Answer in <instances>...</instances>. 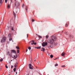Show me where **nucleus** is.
I'll use <instances>...</instances> for the list:
<instances>
[{
	"instance_id": "3",
	"label": "nucleus",
	"mask_w": 75,
	"mask_h": 75,
	"mask_svg": "<svg viewBox=\"0 0 75 75\" xmlns=\"http://www.w3.org/2000/svg\"><path fill=\"white\" fill-rule=\"evenodd\" d=\"M14 5H15V6L18 7V6H20V3L18 2H16L14 4Z\"/></svg>"
},
{
	"instance_id": "21",
	"label": "nucleus",
	"mask_w": 75,
	"mask_h": 75,
	"mask_svg": "<svg viewBox=\"0 0 75 75\" xmlns=\"http://www.w3.org/2000/svg\"><path fill=\"white\" fill-rule=\"evenodd\" d=\"M13 15L14 17H16V13H14V11H13Z\"/></svg>"
},
{
	"instance_id": "14",
	"label": "nucleus",
	"mask_w": 75,
	"mask_h": 75,
	"mask_svg": "<svg viewBox=\"0 0 75 75\" xmlns=\"http://www.w3.org/2000/svg\"><path fill=\"white\" fill-rule=\"evenodd\" d=\"M7 54L8 55H9L10 56V52H7Z\"/></svg>"
},
{
	"instance_id": "38",
	"label": "nucleus",
	"mask_w": 75,
	"mask_h": 75,
	"mask_svg": "<svg viewBox=\"0 0 75 75\" xmlns=\"http://www.w3.org/2000/svg\"><path fill=\"white\" fill-rule=\"evenodd\" d=\"M59 59V58L54 59Z\"/></svg>"
},
{
	"instance_id": "28",
	"label": "nucleus",
	"mask_w": 75,
	"mask_h": 75,
	"mask_svg": "<svg viewBox=\"0 0 75 75\" xmlns=\"http://www.w3.org/2000/svg\"><path fill=\"white\" fill-rule=\"evenodd\" d=\"M17 53H19V52H20V51L19 50H17Z\"/></svg>"
},
{
	"instance_id": "1",
	"label": "nucleus",
	"mask_w": 75,
	"mask_h": 75,
	"mask_svg": "<svg viewBox=\"0 0 75 75\" xmlns=\"http://www.w3.org/2000/svg\"><path fill=\"white\" fill-rule=\"evenodd\" d=\"M51 39H49L48 40L47 42L49 44H53L54 43V41H56L57 40V37L55 36V35H53L51 37Z\"/></svg>"
},
{
	"instance_id": "31",
	"label": "nucleus",
	"mask_w": 75,
	"mask_h": 75,
	"mask_svg": "<svg viewBox=\"0 0 75 75\" xmlns=\"http://www.w3.org/2000/svg\"><path fill=\"white\" fill-rule=\"evenodd\" d=\"M7 1H8V0H5V2L6 3H7Z\"/></svg>"
},
{
	"instance_id": "20",
	"label": "nucleus",
	"mask_w": 75,
	"mask_h": 75,
	"mask_svg": "<svg viewBox=\"0 0 75 75\" xmlns=\"http://www.w3.org/2000/svg\"><path fill=\"white\" fill-rule=\"evenodd\" d=\"M13 70L14 72H16V68H15L13 69Z\"/></svg>"
},
{
	"instance_id": "29",
	"label": "nucleus",
	"mask_w": 75,
	"mask_h": 75,
	"mask_svg": "<svg viewBox=\"0 0 75 75\" xmlns=\"http://www.w3.org/2000/svg\"><path fill=\"white\" fill-rule=\"evenodd\" d=\"M3 59H0V62H2V61H3Z\"/></svg>"
},
{
	"instance_id": "26",
	"label": "nucleus",
	"mask_w": 75,
	"mask_h": 75,
	"mask_svg": "<svg viewBox=\"0 0 75 75\" xmlns=\"http://www.w3.org/2000/svg\"><path fill=\"white\" fill-rule=\"evenodd\" d=\"M65 34H66V35H68V33L67 32H65Z\"/></svg>"
},
{
	"instance_id": "45",
	"label": "nucleus",
	"mask_w": 75,
	"mask_h": 75,
	"mask_svg": "<svg viewBox=\"0 0 75 75\" xmlns=\"http://www.w3.org/2000/svg\"><path fill=\"white\" fill-rule=\"evenodd\" d=\"M15 1H16V0H15Z\"/></svg>"
},
{
	"instance_id": "25",
	"label": "nucleus",
	"mask_w": 75,
	"mask_h": 75,
	"mask_svg": "<svg viewBox=\"0 0 75 75\" xmlns=\"http://www.w3.org/2000/svg\"><path fill=\"white\" fill-rule=\"evenodd\" d=\"M49 36H48V35H46V38L47 39H48V38Z\"/></svg>"
},
{
	"instance_id": "12",
	"label": "nucleus",
	"mask_w": 75,
	"mask_h": 75,
	"mask_svg": "<svg viewBox=\"0 0 75 75\" xmlns=\"http://www.w3.org/2000/svg\"><path fill=\"white\" fill-rule=\"evenodd\" d=\"M52 45H55L56 46L57 45V42H55L54 41V43L53 44H52Z\"/></svg>"
},
{
	"instance_id": "40",
	"label": "nucleus",
	"mask_w": 75,
	"mask_h": 75,
	"mask_svg": "<svg viewBox=\"0 0 75 75\" xmlns=\"http://www.w3.org/2000/svg\"><path fill=\"white\" fill-rule=\"evenodd\" d=\"M13 68V66H11V68Z\"/></svg>"
},
{
	"instance_id": "42",
	"label": "nucleus",
	"mask_w": 75,
	"mask_h": 75,
	"mask_svg": "<svg viewBox=\"0 0 75 75\" xmlns=\"http://www.w3.org/2000/svg\"><path fill=\"white\" fill-rule=\"evenodd\" d=\"M25 10H26V11H27V8H25Z\"/></svg>"
},
{
	"instance_id": "6",
	"label": "nucleus",
	"mask_w": 75,
	"mask_h": 75,
	"mask_svg": "<svg viewBox=\"0 0 75 75\" xmlns=\"http://www.w3.org/2000/svg\"><path fill=\"white\" fill-rule=\"evenodd\" d=\"M5 41H6V37H4L1 39V42H4Z\"/></svg>"
},
{
	"instance_id": "24",
	"label": "nucleus",
	"mask_w": 75,
	"mask_h": 75,
	"mask_svg": "<svg viewBox=\"0 0 75 75\" xmlns=\"http://www.w3.org/2000/svg\"><path fill=\"white\" fill-rule=\"evenodd\" d=\"M58 65V64H56L55 65H54V67H57Z\"/></svg>"
},
{
	"instance_id": "33",
	"label": "nucleus",
	"mask_w": 75,
	"mask_h": 75,
	"mask_svg": "<svg viewBox=\"0 0 75 75\" xmlns=\"http://www.w3.org/2000/svg\"><path fill=\"white\" fill-rule=\"evenodd\" d=\"M32 22H34L35 21V20H34V19H32Z\"/></svg>"
},
{
	"instance_id": "16",
	"label": "nucleus",
	"mask_w": 75,
	"mask_h": 75,
	"mask_svg": "<svg viewBox=\"0 0 75 75\" xmlns=\"http://www.w3.org/2000/svg\"><path fill=\"white\" fill-rule=\"evenodd\" d=\"M16 48L18 50V49H20V48H19V47H18V46H16Z\"/></svg>"
},
{
	"instance_id": "43",
	"label": "nucleus",
	"mask_w": 75,
	"mask_h": 75,
	"mask_svg": "<svg viewBox=\"0 0 75 75\" xmlns=\"http://www.w3.org/2000/svg\"><path fill=\"white\" fill-rule=\"evenodd\" d=\"M17 74V72H16V74Z\"/></svg>"
},
{
	"instance_id": "8",
	"label": "nucleus",
	"mask_w": 75,
	"mask_h": 75,
	"mask_svg": "<svg viewBox=\"0 0 75 75\" xmlns=\"http://www.w3.org/2000/svg\"><path fill=\"white\" fill-rule=\"evenodd\" d=\"M10 7H11V5H10V4H8L7 6V9L8 10H9L10 8Z\"/></svg>"
},
{
	"instance_id": "30",
	"label": "nucleus",
	"mask_w": 75,
	"mask_h": 75,
	"mask_svg": "<svg viewBox=\"0 0 75 75\" xmlns=\"http://www.w3.org/2000/svg\"><path fill=\"white\" fill-rule=\"evenodd\" d=\"M38 36L40 38H42V36H41L40 35H38Z\"/></svg>"
},
{
	"instance_id": "41",
	"label": "nucleus",
	"mask_w": 75,
	"mask_h": 75,
	"mask_svg": "<svg viewBox=\"0 0 75 75\" xmlns=\"http://www.w3.org/2000/svg\"><path fill=\"white\" fill-rule=\"evenodd\" d=\"M17 63H16L15 65H17Z\"/></svg>"
},
{
	"instance_id": "17",
	"label": "nucleus",
	"mask_w": 75,
	"mask_h": 75,
	"mask_svg": "<svg viewBox=\"0 0 75 75\" xmlns=\"http://www.w3.org/2000/svg\"><path fill=\"white\" fill-rule=\"evenodd\" d=\"M36 48L37 49H40L41 48V46L38 47H36Z\"/></svg>"
},
{
	"instance_id": "35",
	"label": "nucleus",
	"mask_w": 75,
	"mask_h": 75,
	"mask_svg": "<svg viewBox=\"0 0 75 75\" xmlns=\"http://www.w3.org/2000/svg\"><path fill=\"white\" fill-rule=\"evenodd\" d=\"M67 26H68V25L67 24H66V25H65V26L66 27H67Z\"/></svg>"
},
{
	"instance_id": "4",
	"label": "nucleus",
	"mask_w": 75,
	"mask_h": 75,
	"mask_svg": "<svg viewBox=\"0 0 75 75\" xmlns=\"http://www.w3.org/2000/svg\"><path fill=\"white\" fill-rule=\"evenodd\" d=\"M47 45V42H43L42 44V46L43 47H45Z\"/></svg>"
},
{
	"instance_id": "27",
	"label": "nucleus",
	"mask_w": 75,
	"mask_h": 75,
	"mask_svg": "<svg viewBox=\"0 0 75 75\" xmlns=\"http://www.w3.org/2000/svg\"><path fill=\"white\" fill-rule=\"evenodd\" d=\"M28 50H30L31 49V47H28Z\"/></svg>"
},
{
	"instance_id": "34",
	"label": "nucleus",
	"mask_w": 75,
	"mask_h": 75,
	"mask_svg": "<svg viewBox=\"0 0 75 75\" xmlns=\"http://www.w3.org/2000/svg\"><path fill=\"white\" fill-rule=\"evenodd\" d=\"M5 67H6V68L7 69V68H8V67H7V65H6V66H5Z\"/></svg>"
},
{
	"instance_id": "2",
	"label": "nucleus",
	"mask_w": 75,
	"mask_h": 75,
	"mask_svg": "<svg viewBox=\"0 0 75 75\" xmlns=\"http://www.w3.org/2000/svg\"><path fill=\"white\" fill-rule=\"evenodd\" d=\"M11 55L12 58H17V54L15 50H11Z\"/></svg>"
},
{
	"instance_id": "10",
	"label": "nucleus",
	"mask_w": 75,
	"mask_h": 75,
	"mask_svg": "<svg viewBox=\"0 0 75 75\" xmlns=\"http://www.w3.org/2000/svg\"><path fill=\"white\" fill-rule=\"evenodd\" d=\"M8 38H11V33H9L8 35Z\"/></svg>"
},
{
	"instance_id": "15",
	"label": "nucleus",
	"mask_w": 75,
	"mask_h": 75,
	"mask_svg": "<svg viewBox=\"0 0 75 75\" xmlns=\"http://www.w3.org/2000/svg\"><path fill=\"white\" fill-rule=\"evenodd\" d=\"M53 47V46L52 45H50L48 47V48H52V47Z\"/></svg>"
},
{
	"instance_id": "47",
	"label": "nucleus",
	"mask_w": 75,
	"mask_h": 75,
	"mask_svg": "<svg viewBox=\"0 0 75 75\" xmlns=\"http://www.w3.org/2000/svg\"><path fill=\"white\" fill-rule=\"evenodd\" d=\"M34 61H35V60Z\"/></svg>"
},
{
	"instance_id": "7",
	"label": "nucleus",
	"mask_w": 75,
	"mask_h": 75,
	"mask_svg": "<svg viewBox=\"0 0 75 75\" xmlns=\"http://www.w3.org/2000/svg\"><path fill=\"white\" fill-rule=\"evenodd\" d=\"M35 42V41L32 40L31 42V44L32 45H36L37 44V43L36 42Z\"/></svg>"
},
{
	"instance_id": "44",
	"label": "nucleus",
	"mask_w": 75,
	"mask_h": 75,
	"mask_svg": "<svg viewBox=\"0 0 75 75\" xmlns=\"http://www.w3.org/2000/svg\"><path fill=\"white\" fill-rule=\"evenodd\" d=\"M27 37H28V35H27Z\"/></svg>"
},
{
	"instance_id": "36",
	"label": "nucleus",
	"mask_w": 75,
	"mask_h": 75,
	"mask_svg": "<svg viewBox=\"0 0 75 75\" xmlns=\"http://www.w3.org/2000/svg\"><path fill=\"white\" fill-rule=\"evenodd\" d=\"M14 67H15V68H16V67H17V65H15Z\"/></svg>"
},
{
	"instance_id": "5",
	"label": "nucleus",
	"mask_w": 75,
	"mask_h": 75,
	"mask_svg": "<svg viewBox=\"0 0 75 75\" xmlns=\"http://www.w3.org/2000/svg\"><path fill=\"white\" fill-rule=\"evenodd\" d=\"M5 41H6V37H4L1 39V42H4Z\"/></svg>"
},
{
	"instance_id": "22",
	"label": "nucleus",
	"mask_w": 75,
	"mask_h": 75,
	"mask_svg": "<svg viewBox=\"0 0 75 75\" xmlns=\"http://www.w3.org/2000/svg\"><path fill=\"white\" fill-rule=\"evenodd\" d=\"M0 3L2 4L3 3V1H2V0H0Z\"/></svg>"
},
{
	"instance_id": "19",
	"label": "nucleus",
	"mask_w": 75,
	"mask_h": 75,
	"mask_svg": "<svg viewBox=\"0 0 75 75\" xmlns=\"http://www.w3.org/2000/svg\"><path fill=\"white\" fill-rule=\"evenodd\" d=\"M50 57L51 58H53V55L51 54L50 55Z\"/></svg>"
},
{
	"instance_id": "9",
	"label": "nucleus",
	"mask_w": 75,
	"mask_h": 75,
	"mask_svg": "<svg viewBox=\"0 0 75 75\" xmlns=\"http://www.w3.org/2000/svg\"><path fill=\"white\" fill-rule=\"evenodd\" d=\"M29 67L30 69H33V66H31V64H29Z\"/></svg>"
},
{
	"instance_id": "23",
	"label": "nucleus",
	"mask_w": 75,
	"mask_h": 75,
	"mask_svg": "<svg viewBox=\"0 0 75 75\" xmlns=\"http://www.w3.org/2000/svg\"><path fill=\"white\" fill-rule=\"evenodd\" d=\"M9 38V41H11V40H12V38Z\"/></svg>"
},
{
	"instance_id": "18",
	"label": "nucleus",
	"mask_w": 75,
	"mask_h": 75,
	"mask_svg": "<svg viewBox=\"0 0 75 75\" xmlns=\"http://www.w3.org/2000/svg\"><path fill=\"white\" fill-rule=\"evenodd\" d=\"M11 29L12 31H13V30H14V28H13V27H11Z\"/></svg>"
},
{
	"instance_id": "46",
	"label": "nucleus",
	"mask_w": 75,
	"mask_h": 75,
	"mask_svg": "<svg viewBox=\"0 0 75 75\" xmlns=\"http://www.w3.org/2000/svg\"><path fill=\"white\" fill-rule=\"evenodd\" d=\"M30 55H31V54H30Z\"/></svg>"
},
{
	"instance_id": "13",
	"label": "nucleus",
	"mask_w": 75,
	"mask_h": 75,
	"mask_svg": "<svg viewBox=\"0 0 75 75\" xmlns=\"http://www.w3.org/2000/svg\"><path fill=\"white\" fill-rule=\"evenodd\" d=\"M41 51H43L44 52L45 51V49L44 48H42Z\"/></svg>"
},
{
	"instance_id": "39",
	"label": "nucleus",
	"mask_w": 75,
	"mask_h": 75,
	"mask_svg": "<svg viewBox=\"0 0 75 75\" xmlns=\"http://www.w3.org/2000/svg\"><path fill=\"white\" fill-rule=\"evenodd\" d=\"M24 4H23V5H22V7H24Z\"/></svg>"
},
{
	"instance_id": "37",
	"label": "nucleus",
	"mask_w": 75,
	"mask_h": 75,
	"mask_svg": "<svg viewBox=\"0 0 75 75\" xmlns=\"http://www.w3.org/2000/svg\"><path fill=\"white\" fill-rule=\"evenodd\" d=\"M28 51V49H27L26 51V52H27Z\"/></svg>"
},
{
	"instance_id": "11",
	"label": "nucleus",
	"mask_w": 75,
	"mask_h": 75,
	"mask_svg": "<svg viewBox=\"0 0 75 75\" xmlns=\"http://www.w3.org/2000/svg\"><path fill=\"white\" fill-rule=\"evenodd\" d=\"M65 55V53L63 52L61 54L62 56V57H64V56Z\"/></svg>"
},
{
	"instance_id": "32",
	"label": "nucleus",
	"mask_w": 75,
	"mask_h": 75,
	"mask_svg": "<svg viewBox=\"0 0 75 75\" xmlns=\"http://www.w3.org/2000/svg\"><path fill=\"white\" fill-rule=\"evenodd\" d=\"M62 67H64V68H65V65L62 66Z\"/></svg>"
}]
</instances>
